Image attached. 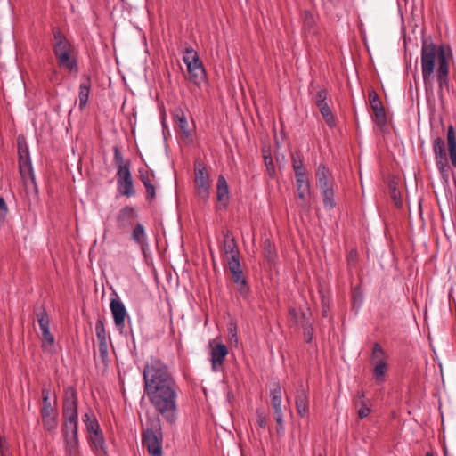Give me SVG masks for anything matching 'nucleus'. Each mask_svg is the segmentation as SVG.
Listing matches in <instances>:
<instances>
[{
	"label": "nucleus",
	"instance_id": "obj_3",
	"mask_svg": "<svg viewBox=\"0 0 456 456\" xmlns=\"http://www.w3.org/2000/svg\"><path fill=\"white\" fill-rule=\"evenodd\" d=\"M436 166L444 186H448L450 176L456 168V134L453 126L447 129L446 142L439 136L432 141Z\"/></svg>",
	"mask_w": 456,
	"mask_h": 456
},
{
	"label": "nucleus",
	"instance_id": "obj_50",
	"mask_svg": "<svg viewBox=\"0 0 456 456\" xmlns=\"http://www.w3.org/2000/svg\"><path fill=\"white\" fill-rule=\"evenodd\" d=\"M280 134H281V135L283 134V126H282V125H281V128Z\"/></svg>",
	"mask_w": 456,
	"mask_h": 456
},
{
	"label": "nucleus",
	"instance_id": "obj_17",
	"mask_svg": "<svg viewBox=\"0 0 456 456\" xmlns=\"http://www.w3.org/2000/svg\"><path fill=\"white\" fill-rule=\"evenodd\" d=\"M95 332L98 340L99 354L101 359L105 362L108 359V334L105 330L104 322L99 319L95 323Z\"/></svg>",
	"mask_w": 456,
	"mask_h": 456
},
{
	"label": "nucleus",
	"instance_id": "obj_14",
	"mask_svg": "<svg viewBox=\"0 0 456 456\" xmlns=\"http://www.w3.org/2000/svg\"><path fill=\"white\" fill-rule=\"evenodd\" d=\"M228 268L232 274V279L237 287V290L242 296H245L249 291L246 278L243 275L240 262L229 263Z\"/></svg>",
	"mask_w": 456,
	"mask_h": 456
},
{
	"label": "nucleus",
	"instance_id": "obj_7",
	"mask_svg": "<svg viewBox=\"0 0 456 456\" xmlns=\"http://www.w3.org/2000/svg\"><path fill=\"white\" fill-rule=\"evenodd\" d=\"M40 415L45 430L50 433H55L59 425V413L55 404H53L50 401V390L45 387L42 389V407Z\"/></svg>",
	"mask_w": 456,
	"mask_h": 456
},
{
	"label": "nucleus",
	"instance_id": "obj_25",
	"mask_svg": "<svg viewBox=\"0 0 456 456\" xmlns=\"http://www.w3.org/2000/svg\"><path fill=\"white\" fill-rule=\"evenodd\" d=\"M63 438L78 437V418H63Z\"/></svg>",
	"mask_w": 456,
	"mask_h": 456
},
{
	"label": "nucleus",
	"instance_id": "obj_26",
	"mask_svg": "<svg viewBox=\"0 0 456 456\" xmlns=\"http://www.w3.org/2000/svg\"><path fill=\"white\" fill-rule=\"evenodd\" d=\"M83 422L86 425V431L88 433V436L94 434H97L99 432H102L100 424L95 418L94 414L91 410H89L87 412H86L82 417Z\"/></svg>",
	"mask_w": 456,
	"mask_h": 456
},
{
	"label": "nucleus",
	"instance_id": "obj_39",
	"mask_svg": "<svg viewBox=\"0 0 456 456\" xmlns=\"http://www.w3.org/2000/svg\"><path fill=\"white\" fill-rule=\"evenodd\" d=\"M37 317L41 332L50 329V319L44 307H42L40 311L37 313Z\"/></svg>",
	"mask_w": 456,
	"mask_h": 456
},
{
	"label": "nucleus",
	"instance_id": "obj_46",
	"mask_svg": "<svg viewBox=\"0 0 456 456\" xmlns=\"http://www.w3.org/2000/svg\"><path fill=\"white\" fill-rule=\"evenodd\" d=\"M257 424L261 428H265L267 425V419L266 417L264 415L263 412L257 411Z\"/></svg>",
	"mask_w": 456,
	"mask_h": 456
},
{
	"label": "nucleus",
	"instance_id": "obj_52",
	"mask_svg": "<svg viewBox=\"0 0 456 456\" xmlns=\"http://www.w3.org/2000/svg\"><path fill=\"white\" fill-rule=\"evenodd\" d=\"M320 456H322V455H320Z\"/></svg>",
	"mask_w": 456,
	"mask_h": 456
},
{
	"label": "nucleus",
	"instance_id": "obj_48",
	"mask_svg": "<svg viewBox=\"0 0 456 456\" xmlns=\"http://www.w3.org/2000/svg\"><path fill=\"white\" fill-rule=\"evenodd\" d=\"M289 314L294 317L296 315L295 310H290Z\"/></svg>",
	"mask_w": 456,
	"mask_h": 456
},
{
	"label": "nucleus",
	"instance_id": "obj_10",
	"mask_svg": "<svg viewBox=\"0 0 456 456\" xmlns=\"http://www.w3.org/2000/svg\"><path fill=\"white\" fill-rule=\"evenodd\" d=\"M62 416L63 418H78L77 393L72 386L64 388Z\"/></svg>",
	"mask_w": 456,
	"mask_h": 456
},
{
	"label": "nucleus",
	"instance_id": "obj_4",
	"mask_svg": "<svg viewBox=\"0 0 456 456\" xmlns=\"http://www.w3.org/2000/svg\"><path fill=\"white\" fill-rule=\"evenodd\" d=\"M53 34L54 39L53 51L58 66L71 73H77L78 63L75 46L58 28H53Z\"/></svg>",
	"mask_w": 456,
	"mask_h": 456
},
{
	"label": "nucleus",
	"instance_id": "obj_22",
	"mask_svg": "<svg viewBox=\"0 0 456 456\" xmlns=\"http://www.w3.org/2000/svg\"><path fill=\"white\" fill-rule=\"evenodd\" d=\"M186 67L190 82L200 86L206 79V71L202 62L200 61Z\"/></svg>",
	"mask_w": 456,
	"mask_h": 456
},
{
	"label": "nucleus",
	"instance_id": "obj_49",
	"mask_svg": "<svg viewBox=\"0 0 456 456\" xmlns=\"http://www.w3.org/2000/svg\"><path fill=\"white\" fill-rule=\"evenodd\" d=\"M425 456H434V454H433L432 452H427V453L425 454Z\"/></svg>",
	"mask_w": 456,
	"mask_h": 456
},
{
	"label": "nucleus",
	"instance_id": "obj_6",
	"mask_svg": "<svg viewBox=\"0 0 456 456\" xmlns=\"http://www.w3.org/2000/svg\"><path fill=\"white\" fill-rule=\"evenodd\" d=\"M211 179L206 165L200 159L194 162V191L195 195L204 203L210 198Z\"/></svg>",
	"mask_w": 456,
	"mask_h": 456
},
{
	"label": "nucleus",
	"instance_id": "obj_36",
	"mask_svg": "<svg viewBox=\"0 0 456 456\" xmlns=\"http://www.w3.org/2000/svg\"><path fill=\"white\" fill-rule=\"evenodd\" d=\"M183 61L186 66L201 61L198 53L191 46L185 48Z\"/></svg>",
	"mask_w": 456,
	"mask_h": 456
},
{
	"label": "nucleus",
	"instance_id": "obj_20",
	"mask_svg": "<svg viewBox=\"0 0 456 456\" xmlns=\"http://www.w3.org/2000/svg\"><path fill=\"white\" fill-rule=\"evenodd\" d=\"M227 354L228 348L223 343H218L212 348L210 353V362L213 370H216L219 367H221L224 364Z\"/></svg>",
	"mask_w": 456,
	"mask_h": 456
},
{
	"label": "nucleus",
	"instance_id": "obj_34",
	"mask_svg": "<svg viewBox=\"0 0 456 456\" xmlns=\"http://www.w3.org/2000/svg\"><path fill=\"white\" fill-rule=\"evenodd\" d=\"M373 376L377 382L381 383L384 381L385 374L387 369L386 361H379V362H373Z\"/></svg>",
	"mask_w": 456,
	"mask_h": 456
},
{
	"label": "nucleus",
	"instance_id": "obj_19",
	"mask_svg": "<svg viewBox=\"0 0 456 456\" xmlns=\"http://www.w3.org/2000/svg\"><path fill=\"white\" fill-rule=\"evenodd\" d=\"M369 101L370 105L374 112L376 121L379 124H385L387 121L385 109L382 105L381 100L374 90L369 92Z\"/></svg>",
	"mask_w": 456,
	"mask_h": 456
},
{
	"label": "nucleus",
	"instance_id": "obj_13",
	"mask_svg": "<svg viewBox=\"0 0 456 456\" xmlns=\"http://www.w3.org/2000/svg\"><path fill=\"white\" fill-rule=\"evenodd\" d=\"M138 217L135 208L126 205L119 209L116 216L117 227L122 231L131 227L134 220Z\"/></svg>",
	"mask_w": 456,
	"mask_h": 456
},
{
	"label": "nucleus",
	"instance_id": "obj_29",
	"mask_svg": "<svg viewBox=\"0 0 456 456\" xmlns=\"http://www.w3.org/2000/svg\"><path fill=\"white\" fill-rule=\"evenodd\" d=\"M113 153H114V164L117 168V172H120L126 169L130 168V160L125 159L118 145H115L113 147Z\"/></svg>",
	"mask_w": 456,
	"mask_h": 456
},
{
	"label": "nucleus",
	"instance_id": "obj_47",
	"mask_svg": "<svg viewBox=\"0 0 456 456\" xmlns=\"http://www.w3.org/2000/svg\"><path fill=\"white\" fill-rule=\"evenodd\" d=\"M229 334H230V340L234 341L235 343L238 342V337H237V330L236 327H230L229 328Z\"/></svg>",
	"mask_w": 456,
	"mask_h": 456
},
{
	"label": "nucleus",
	"instance_id": "obj_23",
	"mask_svg": "<svg viewBox=\"0 0 456 456\" xmlns=\"http://www.w3.org/2000/svg\"><path fill=\"white\" fill-rule=\"evenodd\" d=\"M138 172L139 179L141 180L146 190V200L149 202H151L156 196L155 185L153 184L151 179V175L154 176V173L151 172V174H150L149 171L145 168H140Z\"/></svg>",
	"mask_w": 456,
	"mask_h": 456
},
{
	"label": "nucleus",
	"instance_id": "obj_2",
	"mask_svg": "<svg viewBox=\"0 0 456 456\" xmlns=\"http://www.w3.org/2000/svg\"><path fill=\"white\" fill-rule=\"evenodd\" d=\"M452 53L449 46L441 45L436 47L433 43L423 42L421 48V72L426 92L433 91V80L436 63L438 67L436 73L438 83V94L449 90V69Z\"/></svg>",
	"mask_w": 456,
	"mask_h": 456
},
{
	"label": "nucleus",
	"instance_id": "obj_11",
	"mask_svg": "<svg viewBox=\"0 0 456 456\" xmlns=\"http://www.w3.org/2000/svg\"><path fill=\"white\" fill-rule=\"evenodd\" d=\"M271 405L273 409V417L277 423V433L283 430V412L281 409V388L279 383H274L270 391Z\"/></svg>",
	"mask_w": 456,
	"mask_h": 456
},
{
	"label": "nucleus",
	"instance_id": "obj_9",
	"mask_svg": "<svg viewBox=\"0 0 456 456\" xmlns=\"http://www.w3.org/2000/svg\"><path fill=\"white\" fill-rule=\"evenodd\" d=\"M162 438L163 436L160 428L158 430L147 428L143 432L142 443L151 456L162 455Z\"/></svg>",
	"mask_w": 456,
	"mask_h": 456
},
{
	"label": "nucleus",
	"instance_id": "obj_38",
	"mask_svg": "<svg viewBox=\"0 0 456 456\" xmlns=\"http://www.w3.org/2000/svg\"><path fill=\"white\" fill-rule=\"evenodd\" d=\"M175 122H176L178 127L183 132V134L186 137L190 136L191 135V131L189 129L188 122H187V119H186V117H185L184 113L183 111H181L180 113H177L175 116Z\"/></svg>",
	"mask_w": 456,
	"mask_h": 456
},
{
	"label": "nucleus",
	"instance_id": "obj_45",
	"mask_svg": "<svg viewBox=\"0 0 456 456\" xmlns=\"http://www.w3.org/2000/svg\"><path fill=\"white\" fill-rule=\"evenodd\" d=\"M264 158H265V162L266 168H267L270 175L273 176V173H274V167H273V164L272 158L268 157L266 155H265Z\"/></svg>",
	"mask_w": 456,
	"mask_h": 456
},
{
	"label": "nucleus",
	"instance_id": "obj_43",
	"mask_svg": "<svg viewBox=\"0 0 456 456\" xmlns=\"http://www.w3.org/2000/svg\"><path fill=\"white\" fill-rule=\"evenodd\" d=\"M8 213V207L4 200V198L0 197V226L4 223L6 216Z\"/></svg>",
	"mask_w": 456,
	"mask_h": 456
},
{
	"label": "nucleus",
	"instance_id": "obj_1",
	"mask_svg": "<svg viewBox=\"0 0 456 456\" xmlns=\"http://www.w3.org/2000/svg\"><path fill=\"white\" fill-rule=\"evenodd\" d=\"M143 392L156 412L170 425L178 416V386L167 365L159 359L151 358L144 366Z\"/></svg>",
	"mask_w": 456,
	"mask_h": 456
},
{
	"label": "nucleus",
	"instance_id": "obj_40",
	"mask_svg": "<svg viewBox=\"0 0 456 456\" xmlns=\"http://www.w3.org/2000/svg\"><path fill=\"white\" fill-rule=\"evenodd\" d=\"M384 354H385V352L382 349V347L380 346V345L376 343L373 346L372 352H371L372 362H379V361H385Z\"/></svg>",
	"mask_w": 456,
	"mask_h": 456
},
{
	"label": "nucleus",
	"instance_id": "obj_16",
	"mask_svg": "<svg viewBox=\"0 0 456 456\" xmlns=\"http://www.w3.org/2000/svg\"><path fill=\"white\" fill-rule=\"evenodd\" d=\"M110 308L116 327L122 332L125 328L126 318L128 316L125 305L118 298H112L110 303Z\"/></svg>",
	"mask_w": 456,
	"mask_h": 456
},
{
	"label": "nucleus",
	"instance_id": "obj_33",
	"mask_svg": "<svg viewBox=\"0 0 456 456\" xmlns=\"http://www.w3.org/2000/svg\"><path fill=\"white\" fill-rule=\"evenodd\" d=\"M296 407L297 413L304 417L308 409L307 395L304 390L299 392L296 398Z\"/></svg>",
	"mask_w": 456,
	"mask_h": 456
},
{
	"label": "nucleus",
	"instance_id": "obj_41",
	"mask_svg": "<svg viewBox=\"0 0 456 456\" xmlns=\"http://www.w3.org/2000/svg\"><path fill=\"white\" fill-rule=\"evenodd\" d=\"M303 25L305 29L311 30L315 25V18L310 12H305L302 15Z\"/></svg>",
	"mask_w": 456,
	"mask_h": 456
},
{
	"label": "nucleus",
	"instance_id": "obj_35",
	"mask_svg": "<svg viewBox=\"0 0 456 456\" xmlns=\"http://www.w3.org/2000/svg\"><path fill=\"white\" fill-rule=\"evenodd\" d=\"M323 199V205L326 209H332L335 207L333 187L321 191Z\"/></svg>",
	"mask_w": 456,
	"mask_h": 456
},
{
	"label": "nucleus",
	"instance_id": "obj_30",
	"mask_svg": "<svg viewBox=\"0 0 456 456\" xmlns=\"http://www.w3.org/2000/svg\"><path fill=\"white\" fill-rule=\"evenodd\" d=\"M64 449L66 456H79V441L78 437L63 438Z\"/></svg>",
	"mask_w": 456,
	"mask_h": 456
},
{
	"label": "nucleus",
	"instance_id": "obj_27",
	"mask_svg": "<svg viewBox=\"0 0 456 456\" xmlns=\"http://www.w3.org/2000/svg\"><path fill=\"white\" fill-rule=\"evenodd\" d=\"M131 239L142 248L147 246V235L145 232V228L142 224L137 223L134 224L132 232Z\"/></svg>",
	"mask_w": 456,
	"mask_h": 456
},
{
	"label": "nucleus",
	"instance_id": "obj_51",
	"mask_svg": "<svg viewBox=\"0 0 456 456\" xmlns=\"http://www.w3.org/2000/svg\"><path fill=\"white\" fill-rule=\"evenodd\" d=\"M277 162L279 163V165L281 164L279 157H277Z\"/></svg>",
	"mask_w": 456,
	"mask_h": 456
},
{
	"label": "nucleus",
	"instance_id": "obj_12",
	"mask_svg": "<svg viewBox=\"0 0 456 456\" xmlns=\"http://www.w3.org/2000/svg\"><path fill=\"white\" fill-rule=\"evenodd\" d=\"M116 176L118 191L127 198L134 196L135 191L130 168L117 172Z\"/></svg>",
	"mask_w": 456,
	"mask_h": 456
},
{
	"label": "nucleus",
	"instance_id": "obj_5",
	"mask_svg": "<svg viewBox=\"0 0 456 456\" xmlns=\"http://www.w3.org/2000/svg\"><path fill=\"white\" fill-rule=\"evenodd\" d=\"M292 167L295 172L296 184H297V195L301 202L299 205L305 206L307 203V200L310 195V183L306 175V169L303 163V160L298 155L294 153L291 154Z\"/></svg>",
	"mask_w": 456,
	"mask_h": 456
},
{
	"label": "nucleus",
	"instance_id": "obj_28",
	"mask_svg": "<svg viewBox=\"0 0 456 456\" xmlns=\"http://www.w3.org/2000/svg\"><path fill=\"white\" fill-rule=\"evenodd\" d=\"M90 91H91V81L87 77L84 81H82L79 86L78 100H79L80 110H83L86 106V104L88 102Z\"/></svg>",
	"mask_w": 456,
	"mask_h": 456
},
{
	"label": "nucleus",
	"instance_id": "obj_21",
	"mask_svg": "<svg viewBox=\"0 0 456 456\" xmlns=\"http://www.w3.org/2000/svg\"><path fill=\"white\" fill-rule=\"evenodd\" d=\"M88 442L95 456H108L107 445L102 431L89 436Z\"/></svg>",
	"mask_w": 456,
	"mask_h": 456
},
{
	"label": "nucleus",
	"instance_id": "obj_24",
	"mask_svg": "<svg viewBox=\"0 0 456 456\" xmlns=\"http://www.w3.org/2000/svg\"><path fill=\"white\" fill-rule=\"evenodd\" d=\"M330 176L329 169L324 165H320L316 170V179L317 186L321 191L333 187V182L330 179Z\"/></svg>",
	"mask_w": 456,
	"mask_h": 456
},
{
	"label": "nucleus",
	"instance_id": "obj_31",
	"mask_svg": "<svg viewBox=\"0 0 456 456\" xmlns=\"http://www.w3.org/2000/svg\"><path fill=\"white\" fill-rule=\"evenodd\" d=\"M303 330L304 339L306 343H310L314 337V328L310 320L306 317L305 313L302 314V320L298 321Z\"/></svg>",
	"mask_w": 456,
	"mask_h": 456
},
{
	"label": "nucleus",
	"instance_id": "obj_32",
	"mask_svg": "<svg viewBox=\"0 0 456 456\" xmlns=\"http://www.w3.org/2000/svg\"><path fill=\"white\" fill-rule=\"evenodd\" d=\"M317 108L319 109L326 124L330 128L334 127L336 126V120H335V118L332 114V111H331L328 102L321 103L320 105H317Z\"/></svg>",
	"mask_w": 456,
	"mask_h": 456
},
{
	"label": "nucleus",
	"instance_id": "obj_44",
	"mask_svg": "<svg viewBox=\"0 0 456 456\" xmlns=\"http://www.w3.org/2000/svg\"><path fill=\"white\" fill-rule=\"evenodd\" d=\"M42 336H43L45 343H47L51 346H53L54 345V337L51 333L50 329L47 330L42 331Z\"/></svg>",
	"mask_w": 456,
	"mask_h": 456
},
{
	"label": "nucleus",
	"instance_id": "obj_42",
	"mask_svg": "<svg viewBox=\"0 0 456 456\" xmlns=\"http://www.w3.org/2000/svg\"><path fill=\"white\" fill-rule=\"evenodd\" d=\"M328 92L325 89H320L314 96V102L315 105L327 102Z\"/></svg>",
	"mask_w": 456,
	"mask_h": 456
},
{
	"label": "nucleus",
	"instance_id": "obj_18",
	"mask_svg": "<svg viewBox=\"0 0 456 456\" xmlns=\"http://www.w3.org/2000/svg\"><path fill=\"white\" fill-rule=\"evenodd\" d=\"M216 200L219 208L225 209L230 201L229 186L225 177L220 175L216 183Z\"/></svg>",
	"mask_w": 456,
	"mask_h": 456
},
{
	"label": "nucleus",
	"instance_id": "obj_37",
	"mask_svg": "<svg viewBox=\"0 0 456 456\" xmlns=\"http://www.w3.org/2000/svg\"><path fill=\"white\" fill-rule=\"evenodd\" d=\"M358 400L356 401V405L360 404V408L358 410V416L360 419L366 418L370 413V408L364 401V393L358 392Z\"/></svg>",
	"mask_w": 456,
	"mask_h": 456
},
{
	"label": "nucleus",
	"instance_id": "obj_15",
	"mask_svg": "<svg viewBox=\"0 0 456 456\" xmlns=\"http://www.w3.org/2000/svg\"><path fill=\"white\" fill-rule=\"evenodd\" d=\"M222 250L226 256L227 265L232 261L233 263L240 261V251L236 240L228 231L224 233Z\"/></svg>",
	"mask_w": 456,
	"mask_h": 456
},
{
	"label": "nucleus",
	"instance_id": "obj_8",
	"mask_svg": "<svg viewBox=\"0 0 456 456\" xmlns=\"http://www.w3.org/2000/svg\"><path fill=\"white\" fill-rule=\"evenodd\" d=\"M19 168L22 178L28 176L35 183L33 168L28 151V146L24 137L19 136L17 139Z\"/></svg>",
	"mask_w": 456,
	"mask_h": 456
}]
</instances>
